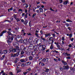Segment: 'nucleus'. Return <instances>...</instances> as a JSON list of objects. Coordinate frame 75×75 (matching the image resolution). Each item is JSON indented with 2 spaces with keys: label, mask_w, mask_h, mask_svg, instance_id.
Here are the masks:
<instances>
[{
  "label": "nucleus",
  "mask_w": 75,
  "mask_h": 75,
  "mask_svg": "<svg viewBox=\"0 0 75 75\" xmlns=\"http://www.w3.org/2000/svg\"><path fill=\"white\" fill-rule=\"evenodd\" d=\"M34 42H35V44H37L38 45H39V49L40 50H42V51H44L45 50V47H46L45 46V45H41V43H40L39 44L38 43V40H35L34 41Z\"/></svg>",
  "instance_id": "obj_1"
},
{
  "label": "nucleus",
  "mask_w": 75,
  "mask_h": 75,
  "mask_svg": "<svg viewBox=\"0 0 75 75\" xmlns=\"http://www.w3.org/2000/svg\"><path fill=\"white\" fill-rule=\"evenodd\" d=\"M29 41V46L28 48L29 50H32L33 49V45L32 44V42H33V40L31 38H30L28 39Z\"/></svg>",
  "instance_id": "obj_2"
},
{
  "label": "nucleus",
  "mask_w": 75,
  "mask_h": 75,
  "mask_svg": "<svg viewBox=\"0 0 75 75\" xmlns=\"http://www.w3.org/2000/svg\"><path fill=\"white\" fill-rule=\"evenodd\" d=\"M64 68L62 67H60V71H63L64 69H67V70H68V69H69V67L68 66V65L67 66H66L63 67Z\"/></svg>",
  "instance_id": "obj_3"
},
{
  "label": "nucleus",
  "mask_w": 75,
  "mask_h": 75,
  "mask_svg": "<svg viewBox=\"0 0 75 75\" xmlns=\"http://www.w3.org/2000/svg\"><path fill=\"white\" fill-rule=\"evenodd\" d=\"M27 41H28V39H26L25 40H23L21 39L19 40V42H20V43H23V42H26L27 43Z\"/></svg>",
  "instance_id": "obj_4"
},
{
  "label": "nucleus",
  "mask_w": 75,
  "mask_h": 75,
  "mask_svg": "<svg viewBox=\"0 0 75 75\" xmlns=\"http://www.w3.org/2000/svg\"><path fill=\"white\" fill-rule=\"evenodd\" d=\"M13 40V38H9L8 40H7V41L8 42V43H9V42H11V41Z\"/></svg>",
  "instance_id": "obj_5"
},
{
  "label": "nucleus",
  "mask_w": 75,
  "mask_h": 75,
  "mask_svg": "<svg viewBox=\"0 0 75 75\" xmlns=\"http://www.w3.org/2000/svg\"><path fill=\"white\" fill-rule=\"evenodd\" d=\"M19 54H20V52H17L16 54H13V57H17L19 55Z\"/></svg>",
  "instance_id": "obj_6"
},
{
  "label": "nucleus",
  "mask_w": 75,
  "mask_h": 75,
  "mask_svg": "<svg viewBox=\"0 0 75 75\" xmlns=\"http://www.w3.org/2000/svg\"><path fill=\"white\" fill-rule=\"evenodd\" d=\"M7 31L6 30L3 31L2 32H1V33H0V36H2L3 34L4 33H5Z\"/></svg>",
  "instance_id": "obj_7"
},
{
  "label": "nucleus",
  "mask_w": 75,
  "mask_h": 75,
  "mask_svg": "<svg viewBox=\"0 0 75 75\" xmlns=\"http://www.w3.org/2000/svg\"><path fill=\"white\" fill-rule=\"evenodd\" d=\"M34 48H35L34 51H37L38 50V47L37 46H35Z\"/></svg>",
  "instance_id": "obj_8"
},
{
  "label": "nucleus",
  "mask_w": 75,
  "mask_h": 75,
  "mask_svg": "<svg viewBox=\"0 0 75 75\" xmlns=\"http://www.w3.org/2000/svg\"><path fill=\"white\" fill-rule=\"evenodd\" d=\"M18 42H15L13 43V45L14 47H17V46H18Z\"/></svg>",
  "instance_id": "obj_9"
},
{
  "label": "nucleus",
  "mask_w": 75,
  "mask_h": 75,
  "mask_svg": "<svg viewBox=\"0 0 75 75\" xmlns=\"http://www.w3.org/2000/svg\"><path fill=\"white\" fill-rule=\"evenodd\" d=\"M13 49L12 47L9 48L8 50V52H9V53H10V52H12Z\"/></svg>",
  "instance_id": "obj_10"
},
{
  "label": "nucleus",
  "mask_w": 75,
  "mask_h": 75,
  "mask_svg": "<svg viewBox=\"0 0 75 75\" xmlns=\"http://www.w3.org/2000/svg\"><path fill=\"white\" fill-rule=\"evenodd\" d=\"M2 52L4 54H7L8 52V50H4L2 51Z\"/></svg>",
  "instance_id": "obj_11"
},
{
  "label": "nucleus",
  "mask_w": 75,
  "mask_h": 75,
  "mask_svg": "<svg viewBox=\"0 0 75 75\" xmlns=\"http://www.w3.org/2000/svg\"><path fill=\"white\" fill-rule=\"evenodd\" d=\"M45 37H48L50 36V33H49L47 34H45Z\"/></svg>",
  "instance_id": "obj_12"
},
{
  "label": "nucleus",
  "mask_w": 75,
  "mask_h": 75,
  "mask_svg": "<svg viewBox=\"0 0 75 75\" xmlns=\"http://www.w3.org/2000/svg\"><path fill=\"white\" fill-rule=\"evenodd\" d=\"M39 10L40 12H43V8L41 7L39 8Z\"/></svg>",
  "instance_id": "obj_13"
},
{
  "label": "nucleus",
  "mask_w": 75,
  "mask_h": 75,
  "mask_svg": "<svg viewBox=\"0 0 75 75\" xmlns=\"http://www.w3.org/2000/svg\"><path fill=\"white\" fill-rule=\"evenodd\" d=\"M29 55H33V52L32 51H31L30 50H29Z\"/></svg>",
  "instance_id": "obj_14"
},
{
  "label": "nucleus",
  "mask_w": 75,
  "mask_h": 75,
  "mask_svg": "<svg viewBox=\"0 0 75 75\" xmlns=\"http://www.w3.org/2000/svg\"><path fill=\"white\" fill-rule=\"evenodd\" d=\"M12 52H16V49H13Z\"/></svg>",
  "instance_id": "obj_15"
},
{
  "label": "nucleus",
  "mask_w": 75,
  "mask_h": 75,
  "mask_svg": "<svg viewBox=\"0 0 75 75\" xmlns=\"http://www.w3.org/2000/svg\"><path fill=\"white\" fill-rule=\"evenodd\" d=\"M66 21H67V22H72V21L69 20V18L67 19V20H66Z\"/></svg>",
  "instance_id": "obj_16"
},
{
  "label": "nucleus",
  "mask_w": 75,
  "mask_h": 75,
  "mask_svg": "<svg viewBox=\"0 0 75 75\" xmlns=\"http://www.w3.org/2000/svg\"><path fill=\"white\" fill-rule=\"evenodd\" d=\"M29 60H32L33 59V57L31 56H30L29 57Z\"/></svg>",
  "instance_id": "obj_17"
},
{
  "label": "nucleus",
  "mask_w": 75,
  "mask_h": 75,
  "mask_svg": "<svg viewBox=\"0 0 75 75\" xmlns=\"http://www.w3.org/2000/svg\"><path fill=\"white\" fill-rule=\"evenodd\" d=\"M68 2L67 1H66L65 2H64V4H68Z\"/></svg>",
  "instance_id": "obj_18"
},
{
  "label": "nucleus",
  "mask_w": 75,
  "mask_h": 75,
  "mask_svg": "<svg viewBox=\"0 0 75 75\" xmlns=\"http://www.w3.org/2000/svg\"><path fill=\"white\" fill-rule=\"evenodd\" d=\"M21 48L22 50H24V46L22 45L21 46Z\"/></svg>",
  "instance_id": "obj_19"
},
{
  "label": "nucleus",
  "mask_w": 75,
  "mask_h": 75,
  "mask_svg": "<svg viewBox=\"0 0 75 75\" xmlns=\"http://www.w3.org/2000/svg\"><path fill=\"white\" fill-rule=\"evenodd\" d=\"M15 47H16V50H17L18 51H19V47L18 46Z\"/></svg>",
  "instance_id": "obj_20"
},
{
  "label": "nucleus",
  "mask_w": 75,
  "mask_h": 75,
  "mask_svg": "<svg viewBox=\"0 0 75 75\" xmlns=\"http://www.w3.org/2000/svg\"><path fill=\"white\" fill-rule=\"evenodd\" d=\"M13 17L14 18H15V19H16V18H17V15L16 14L13 15Z\"/></svg>",
  "instance_id": "obj_21"
},
{
  "label": "nucleus",
  "mask_w": 75,
  "mask_h": 75,
  "mask_svg": "<svg viewBox=\"0 0 75 75\" xmlns=\"http://www.w3.org/2000/svg\"><path fill=\"white\" fill-rule=\"evenodd\" d=\"M17 73H18L19 72H20L21 71V69H19L18 70H17Z\"/></svg>",
  "instance_id": "obj_22"
},
{
  "label": "nucleus",
  "mask_w": 75,
  "mask_h": 75,
  "mask_svg": "<svg viewBox=\"0 0 75 75\" xmlns=\"http://www.w3.org/2000/svg\"><path fill=\"white\" fill-rule=\"evenodd\" d=\"M25 61L24 59H21V62H24Z\"/></svg>",
  "instance_id": "obj_23"
},
{
  "label": "nucleus",
  "mask_w": 75,
  "mask_h": 75,
  "mask_svg": "<svg viewBox=\"0 0 75 75\" xmlns=\"http://www.w3.org/2000/svg\"><path fill=\"white\" fill-rule=\"evenodd\" d=\"M63 54L64 55V57H66L67 52H64L63 53Z\"/></svg>",
  "instance_id": "obj_24"
},
{
  "label": "nucleus",
  "mask_w": 75,
  "mask_h": 75,
  "mask_svg": "<svg viewBox=\"0 0 75 75\" xmlns=\"http://www.w3.org/2000/svg\"><path fill=\"white\" fill-rule=\"evenodd\" d=\"M36 14H37V13H36L33 14L32 16L33 17H34V16H36Z\"/></svg>",
  "instance_id": "obj_25"
},
{
  "label": "nucleus",
  "mask_w": 75,
  "mask_h": 75,
  "mask_svg": "<svg viewBox=\"0 0 75 75\" xmlns=\"http://www.w3.org/2000/svg\"><path fill=\"white\" fill-rule=\"evenodd\" d=\"M66 55L68 57H69V56H70V55H71V54H68L67 52H66Z\"/></svg>",
  "instance_id": "obj_26"
},
{
  "label": "nucleus",
  "mask_w": 75,
  "mask_h": 75,
  "mask_svg": "<svg viewBox=\"0 0 75 75\" xmlns=\"http://www.w3.org/2000/svg\"><path fill=\"white\" fill-rule=\"evenodd\" d=\"M29 26H30V27H31V21H30L29 23Z\"/></svg>",
  "instance_id": "obj_27"
},
{
  "label": "nucleus",
  "mask_w": 75,
  "mask_h": 75,
  "mask_svg": "<svg viewBox=\"0 0 75 75\" xmlns=\"http://www.w3.org/2000/svg\"><path fill=\"white\" fill-rule=\"evenodd\" d=\"M35 51H34L32 52V55H35Z\"/></svg>",
  "instance_id": "obj_28"
},
{
  "label": "nucleus",
  "mask_w": 75,
  "mask_h": 75,
  "mask_svg": "<svg viewBox=\"0 0 75 75\" xmlns=\"http://www.w3.org/2000/svg\"><path fill=\"white\" fill-rule=\"evenodd\" d=\"M27 15H28V13H27L25 16V18H27Z\"/></svg>",
  "instance_id": "obj_29"
},
{
  "label": "nucleus",
  "mask_w": 75,
  "mask_h": 75,
  "mask_svg": "<svg viewBox=\"0 0 75 75\" xmlns=\"http://www.w3.org/2000/svg\"><path fill=\"white\" fill-rule=\"evenodd\" d=\"M53 48L54 47H53V46H52V45H51L50 48V49H51V50H52V49H53Z\"/></svg>",
  "instance_id": "obj_30"
},
{
  "label": "nucleus",
  "mask_w": 75,
  "mask_h": 75,
  "mask_svg": "<svg viewBox=\"0 0 75 75\" xmlns=\"http://www.w3.org/2000/svg\"><path fill=\"white\" fill-rule=\"evenodd\" d=\"M66 59H71V57H70L68 56V57H66Z\"/></svg>",
  "instance_id": "obj_31"
},
{
  "label": "nucleus",
  "mask_w": 75,
  "mask_h": 75,
  "mask_svg": "<svg viewBox=\"0 0 75 75\" xmlns=\"http://www.w3.org/2000/svg\"><path fill=\"white\" fill-rule=\"evenodd\" d=\"M15 19L17 20V22H18V21H20V19H18V18H16Z\"/></svg>",
  "instance_id": "obj_32"
},
{
  "label": "nucleus",
  "mask_w": 75,
  "mask_h": 75,
  "mask_svg": "<svg viewBox=\"0 0 75 75\" xmlns=\"http://www.w3.org/2000/svg\"><path fill=\"white\" fill-rule=\"evenodd\" d=\"M57 45V48H59V49L60 48V46H59V45Z\"/></svg>",
  "instance_id": "obj_33"
},
{
  "label": "nucleus",
  "mask_w": 75,
  "mask_h": 75,
  "mask_svg": "<svg viewBox=\"0 0 75 75\" xmlns=\"http://www.w3.org/2000/svg\"><path fill=\"white\" fill-rule=\"evenodd\" d=\"M25 65H26V66H27L28 65V62L26 63L25 64Z\"/></svg>",
  "instance_id": "obj_34"
},
{
  "label": "nucleus",
  "mask_w": 75,
  "mask_h": 75,
  "mask_svg": "<svg viewBox=\"0 0 75 75\" xmlns=\"http://www.w3.org/2000/svg\"><path fill=\"white\" fill-rule=\"evenodd\" d=\"M27 73H28V71H27L26 72H25V73H23L24 75H25L26 74H27Z\"/></svg>",
  "instance_id": "obj_35"
},
{
  "label": "nucleus",
  "mask_w": 75,
  "mask_h": 75,
  "mask_svg": "<svg viewBox=\"0 0 75 75\" xmlns=\"http://www.w3.org/2000/svg\"><path fill=\"white\" fill-rule=\"evenodd\" d=\"M24 52L22 51L21 52V55H23V54H24Z\"/></svg>",
  "instance_id": "obj_36"
},
{
  "label": "nucleus",
  "mask_w": 75,
  "mask_h": 75,
  "mask_svg": "<svg viewBox=\"0 0 75 75\" xmlns=\"http://www.w3.org/2000/svg\"><path fill=\"white\" fill-rule=\"evenodd\" d=\"M60 3H62V2H63V1H62V0H60L59 1Z\"/></svg>",
  "instance_id": "obj_37"
},
{
  "label": "nucleus",
  "mask_w": 75,
  "mask_h": 75,
  "mask_svg": "<svg viewBox=\"0 0 75 75\" xmlns=\"http://www.w3.org/2000/svg\"><path fill=\"white\" fill-rule=\"evenodd\" d=\"M35 35H36V36H37V37H38V34L37 33H36L35 34Z\"/></svg>",
  "instance_id": "obj_38"
},
{
  "label": "nucleus",
  "mask_w": 75,
  "mask_h": 75,
  "mask_svg": "<svg viewBox=\"0 0 75 75\" xmlns=\"http://www.w3.org/2000/svg\"><path fill=\"white\" fill-rule=\"evenodd\" d=\"M40 32L41 34H43V32H42V30H40Z\"/></svg>",
  "instance_id": "obj_39"
},
{
  "label": "nucleus",
  "mask_w": 75,
  "mask_h": 75,
  "mask_svg": "<svg viewBox=\"0 0 75 75\" xmlns=\"http://www.w3.org/2000/svg\"><path fill=\"white\" fill-rule=\"evenodd\" d=\"M49 71V69H46V70H45V72H48V71Z\"/></svg>",
  "instance_id": "obj_40"
},
{
  "label": "nucleus",
  "mask_w": 75,
  "mask_h": 75,
  "mask_svg": "<svg viewBox=\"0 0 75 75\" xmlns=\"http://www.w3.org/2000/svg\"><path fill=\"white\" fill-rule=\"evenodd\" d=\"M11 57H14V54H11Z\"/></svg>",
  "instance_id": "obj_41"
},
{
  "label": "nucleus",
  "mask_w": 75,
  "mask_h": 75,
  "mask_svg": "<svg viewBox=\"0 0 75 75\" xmlns=\"http://www.w3.org/2000/svg\"><path fill=\"white\" fill-rule=\"evenodd\" d=\"M42 61H43V62H45L46 60H45V59L44 58L42 60Z\"/></svg>",
  "instance_id": "obj_42"
},
{
  "label": "nucleus",
  "mask_w": 75,
  "mask_h": 75,
  "mask_svg": "<svg viewBox=\"0 0 75 75\" xmlns=\"http://www.w3.org/2000/svg\"><path fill=\"white\" fill-rule=\"evenodd\" d=\"M54 52H55L56 53H58V51H57L55 50H54Z\"/></svg>",
  "instance_id": "obj_43"
},
{
  "label": "nucleus",
  "mask_w": 75,
  "mask_h": 75,
  "mask_svg": "<svg viewBox=\"0 0 75 75\" xmlns=\"http://www.w3.org/2000/svg\"><path fill=\"white\" fill-rule=\"evenodd\" d=\"M18 11H23V10L22 9H20L18 10Z\"/></svg>",
  "instance_id": "obj_44"
},
{
  "label": "nucleus",
  "mask_w": 75,
  "mask_h": 75,
  "mask_svg": "<svg viewBox=\"0 0 75 75\" xmlns=\"http://www.w3.org/2000/svg\"><path fill=\"white\" fill-rule=\"evenodd\" d=\"M51 38H49V39L48 40H49L47 41L48 42V41H51Z\"/></svg>",
  "instance_id": "obj_45"
},
{
  "label": "nucleus",
  "mask_w": 75,
  "mask_h": 75,
  "mask_svg": "<svg viewBox=\"0 0 75 75\" xmlns=\"http://www.w3.org/2000/svg\"><path fill=\"white\" fill-rule=\"evenodd\" d=\"M19 69V67H17V68H16V70L17 71L18 70V69Z\"/></svg>",
  "instance_id": "obj_46"
},
{
  "label": "nucleus",
  "mask_w": 75,
  "mask_h": 75,
  "mask_svg": "<svg viewBox=\"0 0 75 75\" xmlns=\"http://www.w3.org/2000/svg\"><path fill=\"white\" fill-rule=\"evenodd\" d=\"M21 67H24V64H21Z\"/></svg>",
  "instance_id": "obj_47"
},
{
  "label": "nucleus",
  "mask_w": 75,
  "mask_h": 75,
  "mask_svg": "<svg viewBox=\"0 0 75 75\" xmlns=\"http://www.w3.org/2000/svg\"><path fill=\"white\" fill-rule=\"evenodd\" d=\"M42 3H43V4H47L46 2H44V1H42Z\"/></svg>",
  "instance_id": "obj_48"
},
{
  "label": "nucleus",
  "mask_w": 75,
  "mask_h": 75,
  "mask_svg": "<svg viewBox=\"0 0 75 75\" xmlns=\"http://www.w3.org/2000/svg\"><path fill=\"white\" fill-rule=\"evenodd\" d=\"M9 74H10V75H13V73H12V72H10L9 73Z\"/></svg>",
  "instance_id": "obj_49"
},
{
  "label": "nucleus",
  "mask_w": 75,
  "mask_h": 75,
  "mask_svg": "<svg viewBox=\"0 0 75 75\" xmlns=\"http://www.w3.org/2000/svg\"><path fill=\"white\" fill-rule=\"evenodd\" d=\"M70 39L71 40V41H73V40H74V38H73L71 39V38H70Z\"/></svg>",
  "instance_id": "obj_50"
},
{
  "label": "nucleus",
  "mask_w": 75,
  "mask_h": 75,
  "mask_svg": "<svg viewBox=\"0 0 75 75\" xmlns=\"http://www.w3.org/2000/svg\"><path fill=\"white\" fill-rule=\"evenodd\" d=\"M69 47H72V45H71V44H69Z\"/></svg>",
  "instance_id": "obj_51"
},
{
  "label": "nucleus",
  "mask_w": 75,
  "mask_h": 75,
  "mask_svg": "<svg viewBox=\"0 0 75 75\" xmlns=\"http://www.w3.org/2000/svg\"><path fill=\"white\" fill-rule=\"evenodd\" d=\"M24 15H25V13H23L22 14V16H23Z\"/></svg>",
  "instance_id": "obj_52"
},
{
  "label": "nucleus",
  "mask_w": 75,
  "mask_h": 75,
  "mask_svg": "<svg viewBox=\"0 0 75 75\" xmlns=\"http://www.w3.org/2000/svg\"><path fill=\"white\" fill-rule=\"evenodd\" d=\"M66 25H67V27H69V24H66Z\"/></svg>",
  "instance_id": "obj_53"
},
{
  "label": "nucleus",
  "mask_w": 75,
  "mask_h": 75,
  "mask_svg": "<svg viewBox=\"0 0 75 75\" xmlns=\"http://www.w3.org/2000/svg\"><path fill=\"white\" fill-rule=\"evenodd\" d=\"M41 39L42 40H43V41H45V40H46V39L44 38H41Z\"/></svg>",
  "instance_id": "obj_54"
},
{
  "label": "nucleus",
  "mask_w": 75,
  "mask_h": 75,
  "mask_svg": "<svg viewBox=\"0 0 75 75\" xmlns=\"http://www.w3.org/2000/svg\"><path fill=\"white\" fill-rule=\"evenodd\" d=\"M63 63H64V65H67V62H64Z\"/></svg>",
  "instance_id": "obj_55"
},
{
  "label": "nucleus",
  "mask_w": 75,
  "mask_h": 75,
  "mask_svg": "<svg viewBox=\"0 0 75 75\" xmlns=\"http://www.w3.org/2000/svg\"><path fill=\"white\" fill-rule=\"evenodd\" d=\"M36 12H37V13H39V12H40V11H39V10H37L36 11Z\"/></svg>",
  "instance_id": "obj_56"
},
{
  "label": "nucleus",
  "mask_w": 75,
  "mask_h": 75,
  "mask_svg": "<svg viewBox=\"0 0 75 75\" xmlns=\"http://www.w3.org/2000/svg\"><path fill=\"white\" fill-rule=\"evenodd\" d=\"M28 4H26V5H25V7L26 8H27V7H28Z\"/></svg>",
  "instance_id": "obj_57"
},
{
  "label": "nucleus",
  "mask_w": 75,
  "mask_h": 75,
  "mask_svg": "<svg viewBox=\"0 0 75 75\" xmlns=\"http://www.w3.org/2000/svg\"><path fill=\"white\" fill-rule=\"evenodd\" d=\"M41 65H42V66H44L45 65L44 63H41Z\"/></svg>",
  "instance_id": "obj_58"
},
{
  "label": "nucleus",
  "mask_w": 75,
  "mask_h": 75,
  "mask_svg": "<svg viewBox=\"0 0 75 75\" xmlns=\"http://www.w3.org/2000/svg\"><path fill=\"white\" fill-rule=\"evenodd\" d=\"M36 3L37 4H40V2L38 1H37Z\"/></svg>",
  "instance_id": "obj_59"
},
{
  "label": "nucleus",
  "mask_w": 75,
  "mask_h": 75,
  "mask_svg": "<svg viewBox=\"0 0 75 75\" xmlns=\"http://www.w3.org/2000/svg\"><path fill=\"white\" fill-rule=\"evenodd\" d=\"M52 42L51 43H54V40L52 39Z\"/></svg>",
  "instance_id": "obj_60"
},
{
  "label": "nucleus",
  "mask_w": 75,
  "mask_h": 75,
  "mask_svg": "<svg viewBox=\"0 0 75 75\" xmlns=\"http://www.w3.org/2000/svg\"><path fill=\"white\" fill-rule=\"evenodd\" d=\"M19 59L18 58H17L16 59V61H18V60Z\"/></svg>",
  "instance_id": "obj_61"
},
{
  "label": "nucleus",
  "mask_w": 75,
  "mask_h": 75,
  "mask_svg": "<svg viewBox=\"0 0 75 75\" xmlns=\"http://www.w3.org/2000/svg\"><path fill=\"white\" fill-rule=\"evenodd\" d=\"M45 61H46L47 62L48 61V58H47L45 59Z\"/></svg>",
  "instance_id": "obj_62"
},
{
  "label": "nucleus",
  "mask_w": 75,
  "mask_h": 75,
  "mask_svg": "<svg viewBox=\"0 0 75 75\" xmlns=\"http://www.w3.org/2000/svg\"><path fill=\"white\" fill-rule=\"evenodd\" d=\"M41 7H42V8H44V6L43 5H42L41 6Z\"/></svg>",
  "instance_id": "obj_63"
},
{
  "label": "nucleus",
  "mask_w": 75,
  "mask_h": 75,
  "mask_svg": "<svg viewBox=\"0 0 75 75\" xmlns=\"http://www.w3.org/2000/svg\"><path fill=\"white\" fill-rule=\"evenodd\" d=\"M25 13H27V9H25Z\"/></svg>",
  "instance_id": "obj_64"
}]
</instances>
